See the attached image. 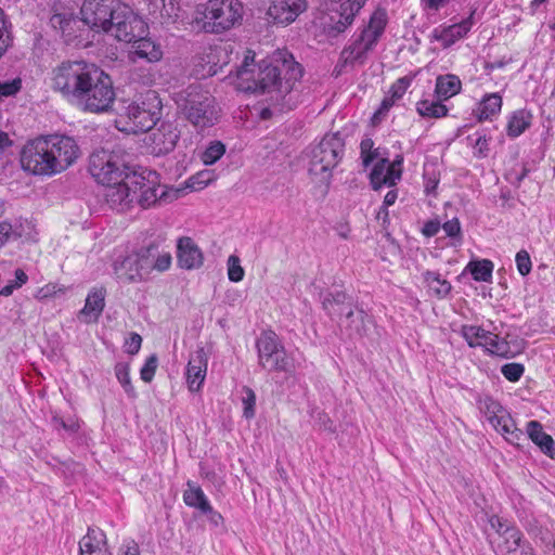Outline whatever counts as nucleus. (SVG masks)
<instances>
[{
	"instance_id": "obj_19",
	"label": "nucleus",
	"mask_w": 555,
	"mask_h": 555,
	"mask_svg": "<svg viewBox=\"0 0 555 555\" xmlns=\"http://www.w3.org/2000/svg\"><path fill=\"white\" fill-rule=\"evenodd\" d=\"M307 0H272L267 15L275 25L287 26L307 10Z\"/></svg>"
},
{
	"instance_id": "obj_27",
	"label": "nucleus",
	"mask_w": 555,
	"mask_h": 555,
	"mask_svg": "<svg viewBox=\"0 0 555 555\" xmlns=\"http://www.w3.org/2000/svg\"><path fill=\"white\" fill-rule=\"evenodd\" d=\"M80 555H111L104 531L100 528H88V532L79 541Z\"/></svg>"
},
{
	"instance_id": "obj_32",
	"label": "nucleus",
	"mask_w": 555,
	"mask_h": 555,
	"mask_svg": "<svg viewBox=\"0 0 555 555\" xmlns=\"http://www.w3.org/2000/svg\"><path fill=\"white\" fill-rule=\"evenodd\" d=\"M529 541L525 539L522 532L516 527L509 530L507 535L500 539L496 545V552L502 555H514Z\"/></svg>"
},
{
	"instance_id": "obj_31",
	"label": "nucleus",
	"mask_w": 555,
	"mask_h": 555,
	"mask_svg": "<svg viewBox=\"0 0 555 555\" xmlns=\"http://www.w3.org/2000/svg\"><path fill=\"white\" fill-rule=\"evenodd\" d=\"M105 307V291L95 288L86 298V304L80 313L88 319V322L98 321Z\"/></svg>"
},
{
	"instance_id": "obj_45",
	"label": "nucleus",
	"mask_w": 555,
	"mask_h": 555,
	"mask_svg": "<svg viewBox=\"0 0 555 555\" xmlns=\"http://www.w3.org/2000/svg\"><path fill=\"white\" fill-rule=\"evenodd\" d=\"M388 163L387 158H380L374 165L371 173L370 181L372 188L374 190L380 189L383 185H386V164Z\"/></svg>"
},
{
	"instance_id": "obj_16",
	"label": "nucleus",
	"mask_w": 555,
	"mask_h": 555,
	"mask_svg": "<svg viewBox=\"0 0 555 555\" xmlns=\"http://www.w3.org/2000/svg\"><path fill=\"white\" fill-rule=\"evenodd\" d=\"M103 196L111 208L125 211L131 207L137 198V190L128 181V173L119 180L103 184Z\"/></svg>"
},
{
	"instance_id": "obj_42",
	"label": "nucleus",
	"mask_w": 555,
	"mask_h": 555,
	"mask_svg": "<svg viewBox=\"0 0 555 555\" xmlns=\"http://www.w3.org/2000/svg\"><path fill=\"white\" fill-rule=\"evenodd\" d=\"M225 153V145L221 141H212L204 150L201 155V160L206 165L210 166L217 163Z\"/></svg>"
},
{
	"instance_id": "obj_38",
	"label": "nucleus",
	"mask_w": 555,
	"mask_h": 555,
	"mask_svg": "<svg viewBox=\"0 0 555 555\" xmlns=\"http://www.w3.org/2000/svg\"><path fill=\"white\" fill-rule=\"evenodd\" d=\"M502 108V96L499 93L486 95L479 105V119L488 120L498 115Z\"/></svg>"
},
{
	"instance_id": "obj_15",
	"label": "nucleus",
	"mask_w": 555,
	"mask_h": 555,
	"mask_svg": "<svg viewBox=\"0 0 555 555\" xmlns=\"http://www.w3.org/2000/svg\"><path fill=\"white\" fill-rule=\"evenodd\" d=\"M46 138L49 141L55 173L63 172L79 158L80 149L74 138L63 134H51Z\"/></svg>"
},
{
	"instance_id": "obj_23",
	"label": "nucleus",
	"mask_w": 555,
	"mask_h": 555,
	"mask_svg": "<svg viewBox=\"0 0 555 555\" xmlns=\"http://www.w3.org/2000/svg\"><path fill=\"white\" fill-rule=\"evenodd\" d=\"M147 24L144 22V28L141 35L134 36L129 42H132V60L135 57L146 60L150 63L158 62L163 57L160 46L152 39L146 38Z\"/></svg>"
},
{
	"instance_id": "obj_46",
	"label": "nucleus",
	"mask_w": 555,
	"mask_h": 555,
	"mask_svg": "<svg viewBox=\"0 0 555 555\" xmlns=\"http://www.w3.org/2000/svg\"><path fill=\"white\" fill-rule=\"evenodd\" d=\"M360 150L362 163L365 168L379 157V151L378 149H374V142L370 138H365L361 141Z\"/></svg>"
},
{
	"instance_id": "obj_28",
	"label": "nucleus",
	"mask_w": 555,
	"mask_h": 555,
	"mask_svg": "<svg viewBox=\"0 0 555 555\" xmlns=\"http://www.w3.org/2000/svg\"><path fill=\"white\" fill-rule=\"evenodd\" d=\"M528 438L539 447L541 452L551 459H555V441L551 435L543 430V427L538 421H530L526 427Z\"/></svg>"
},
{
	"instance_id": "obj_7",
	"label": "nucleus",
	"mask_w": 555,
	"mask_h": 555,
	"mask_svg": "<svg viewBox=\"0 0 555 555\" xmlns=\"http://www.w3.org/2000/svg\"><path fill=\"white\" fill-rule=\"evenodd\" d=\"M344 147L345 143L339 133L324 135L310 152L309 175L317 182L327 185L332 178V170L343 157Z\"/></svg>"
},
{
	"instance_id": "obj_26",
	"label": "nucleus",
	"mask_w": 555,
	"mask_h": 555,
	"mask_svg": "<svg viewBox=\"0 0 555 555\" xmlns=\"http://www.w3.org/2000/svg\"><path fill=\"white\" fill-rule=\"evenodd\" d=\"M322 307L326 313L334 319V317L345 318L346 312L356 305L351 297L345 292H326L322 295Z\"/></svg>"
},
{
	"instance_id": "obj_62",
	"label": "nucleus",
	"mask_w": 555,
	"mask_h": 555,
	"mask_svg": "<svg viewBox=\"0 0 555 555\" xmlns=\"http://www.w3.org/2000/svg\"><path fill=\"white\" fill-rule=\"evenodd\" d=\"M442 229L446 232V234L450 237L461 236V224L457 218H453L444 222Z\"/></svg>"
},
{
	"instance_id": "obj_64",
	"label": "nucleus",
	"mask_w": 555,
	"mask_h": 555,
	"mask_svg": "<svg viewBox=\"0 0 555 555\" xmlns=\"http://www.w3.org/2000/svg\"><path fill=\"white\" fill-rule=\"evenodd\" d=\"M440 222L437 220H429L423 227V234L427 237L435 236L440 230Z\"/></svg>"
},
{
	"instance_id": "obj_49",
	"label": "nucleus",
	"mask_w": 555,
	"mask_h": 555,
	"mask_svg": "<svg viewBox=\"0 0 555 555\" xmlns=\"http://www.w3.org/2000/svg\"><path fill=\"white\" fill-rule=\"evenodd\" d=\"M490 527L498 533L499 538H503L507 535L509 530H514L516 526L509 520L499 517L498 515H492L489 519Z\"/></svg>"
},
{
	"instance_id": "obj_58",
	"label": "nucleus",
	"mask_w": 555,
	"mask_h": 555,
	"mask_svg": "<svg viewBox=\"0 0 555 555\" xmlns=\"http://www.w3.org/2000/svg\"><path fill=\"white\" fill-rule=\"evenodd\" d=\"M397 101L392 99L389 94L384 98L380 103L379 108L374 113L372 120L374 124L379 122L389 112V109L395 105Z\"/></svg>"
},
{
	"instance_id": "obj_1",
	"label": "nucleus",
	"mask_w": 555,
	"mask_h": 555,
	"mask_svg": "<svg viewBox=\"0 0 555 555\" xmlns=\"http://www.w3.org/2000/svg\"><path fill=\"white\" fill-rule=\"evenodd\" d=\"M248 56L238 70V90L255 94H267V102L280 111L292 109L291 93L296 82L302 76V68L287 50H276L270 57L263 60L257 69V79L248 68Z\"/></svg>"
},
{
	"instance_id": "obj_5",
	"label": "nucleus",
	"mask_w": 555,
	"mask_h": 555,
	"mask_svg": "<svg viewBox=\"0 0 555 555\" xmlns=\"http://www.w3.org/2000/svg\"><path fill=\"white\" fill-rule=\"evenodd\" d=\"M243 18L240 0H208L198 7L195 22L205 33L222 34Z\"/></svg>"
},
{
	"instance_id": "obj_18",
	"label": "nucleus",
	"mask_w": 555,
	"mask_h": 555,
	"mask_svg": "<svg viewBox=\"0 0 555 555\" xmlns=\"http://www.w3.org/2000/svg\"><path fill=\"white\" fill-rule=\"evenodd\" d=\"M155 179L156 173L151 170L128 173L129 183H132L133 190H137L134 202H138L143 208L152 206L158 199V185H156Z\"/></svg>"
},
{
	"instance_id": "obj_53",
	"label": "nucleus",
	"mask_w": 555,
	"mask_h": 555,
	"mask_svg": "<svg viewBox=\"0 0 555 555\" xmlns=\"http://www.w3.org/2000/svg\"><path fill=\"white\" fill-rule=\"evenodd\" d=\"M158 359L156 354H151L140 370V377L145 383H151L154 378Z\"/></svg>"
},
{
	"instance_id": "obj_55",
	"label": "nucleus",
	"mask_w": 555,
	"mask_h": 555,
	"mask_svg": "<svg viewBox=\"0 0 555 555\" xmlns=\"http://www.w3.org/2000/svg\"><path fill=\"white\" fill-rule=\"evenodd\" d=\"M515 261H516L517 270L520 275L526 276L530 273L532 263H531V259H530V256L527 250H525V249L519 250L516 254Z\"/></svg>"
},
{
	"instance_id": "obj_10",
	"label": "nucleus",
	"mask_w": 555,
	"mask_h": 555,
	"mask_svg": "<svg viewBox=\"0 0 555 555\" xmlns=\"http://www.w3.org/2000/svg\"><path fill=\"white\" fill-rule=\"evenodd\" d=\"M160 113L162 101L154 90L140 94L126 107V116L131 124V130L134 132L152 130L160 119Z\"/></svg>"
},
{
	"instance_id": "obj_30",
	"label": "nucleus",
	"mask_w": 555,
	"mask_h": 555,
	"mask_svg": "<svg viewBox=\"0 0 555 555\" xmlns=\"http://www.w3.org/2000/svg\"><path fill=\"white\" fill-rule=\"evenodd\" d=\"M462 82L456 75L447 74L436 78L435 95L443 102L460 93Z\"/></svg>"
},
{
	"instance_id": "obj_12",
	"label": "nucleus",
	"mask_w": 555,
	"mask_h": 555,
	"mask_svg": "<svg viewBox=\"0 0 555 555\" xmlns=\"http://www.w3.org/2000/svg\"><path fill=\"white\" fill-rule=\"evenodd\" d=\"M22 168L35 176H54V163L46 137L29 140L20 154Z\"/></svg>"
},
{
	"instance_id": "obj_17",
	"label": "nucleus",
	"mask_w": 555,
	"mask_h": 555,
	"mask_svg": "<svg viewBox=\"0 0 555 555\" xmlns=\"http://www.w3.org/2000/svg\"><path fill=\"white\" fill-rule=\"evenodd\" d=\"M339 327L341 333L350 339H361L371 335L374 321L362 308L356 306L339 320Z\"/></svg>"
},
{
	"instance_id": "obj_56",
	"label": "nucleus",
	"mask_w": 555,
	"mask_h": 555,
	"mask_svg": "<svg viewBox=\"0 0 555 555\" xmlns=\"http://www.w3.org/2000/svg\"><path fill=\"white\" fill-rule=\"evenodd\" d=\"M22 88V80L14 78L8 81H0V98L15 95Z\"/></svg>"
},
{
	"instance_id": "obj_6",
	"label": "nucleus",
	"mask_w": 555,
	"mask_h": 555,
	"mask_svg": "<svg viewBox=\"0 0 555 555\" xmlns=\"http://www.w3.org/2000/svg\"><path fill=\"white\" fill-rule=\"evenodd\" d=\"M79 93L74 106L87 113L108 112L115 101L111 77L99 66L88 76L86 87Z\"/></svg>"
},
{
	"instance_id": "obj_14",
	"label": "nucleus",
	"mask_w": 555,
	"mask_h": 555,
	"mask_svg": "<svg viewBox=\"0 0 555 555\" xmlns=\"http://www.w3.org/2000/svg\"><path fill=\"white\" fill-rule=\"evenodd\" d=\"M89 172L100 184L109 183L119 180L125 173L117 157L104 150L94 151L89 157Z\"/></svg>"
},
{
	"instance_id": "obj_60",
	"label": "nucleus",
	"mask_w": 555,
	"mask_h": 555,
	"mask_svg": "<svg viewBox=\"0 0 555 555\" xmlns=\"http://www.w3.org/2000/svg\"><path fill=\"white\" fill-rule=\"evenodd\" d=\"M52 425L56 430L64 429L69 433H76L79 429V425L76 422H66L57 415L52 417Z\"/></svg>"
},
{
	"instance_id": "obj_61",
	"label": "nucleus",
	"mask_w": 555,
	"mask_h": 555,
	"mask_svg": "<svg viewBox=\"0 0 555 555\" xmlns=\"http://www.w3.org/2000/svg\"><path fill=\"white\" fill-rule=\"evenodd\" d=\"M171 264V256L169 253L158 254L156 251V257L154 261V269L164 272L170 268Z\"/></svg>"
},
{
	"instance_id": "obj_51",
	"label": "nucleus",
	"mask_w": 555,
	"mask_h": 555,
	"mask_svg": "<svg viewBox=\"0 0 555 555\" xmlns=\"http://www.w3.org/2000/svg\"><path fill=\"white\" fill-rule=\"evenodd\" d=\"M525 372V366L520 363H506L501 367L502 375L509 382H518Z\"/></svg>"
},
{
	"instance_id": "obj_4",
	"label": "nucleus",
	"mask_w": 555,
	"mask_h": 555,
	"mask_svg": "<svg viewBox=\"0 0 555 555\" xmlns=\"http://www.w3.org/2000/svg\"><path fill=\"white\" fill-rule=\"evenodd\" d=\"M175 100L185 118L198 129L214 126L219 118L215 99L198 85L180 91Z\"/></svg>"
},
{
	"instance_id": "obj_20",
	"label": "nucleus",
	"mask_w": 555,
	"mask_h": 555,
	"mask_svg": "<svg viewBox=\"0 0 555 555\" xmlns=\"http://www.w3.org/2000/svg\"><path fill=\"white\" fill-rule=\"evenodd\" d=\"M180 138L177 126L171 122H162L150 134V147L154 155L160 156L172 152Z\"/></svg>"
},
{
	"instance_id": "obj_35",
	"label": "nucleus",
	"mask_w": 555,
	"mask_h": 555,
	"mask_svg": "<svg viewBox=\"0 0 555 555\" xmlns=\"http://www.w3.org/2000/svg\"><path fill=\"white\" fill-rule=\"evenodd\" d=\"M532 121V114L526 109L515 111L508 118L506 132L509 138H517L522 134Z\"/></svg>"
},
{
	"instance_id": "obj_47",
	"label": "nucleus",
	"mask_w": 555,
	"mask_h": 555,
	"mask_svg": "<svg viewBox=\"0 0 555 555\" xmlns=\"http://www.w3.org/2000/svg\"><path fill=\"white\" fill-rule=\"evenodd\" d=\"M403 157L398 155L392 163L386 164V185L393 186L401 179Z\"/></svg>"
},
{
	"instance_id": "obj_40",
	"label": "nucleus",
	"mask_w": 555,
	"mask_h": 555,
	"mask_svg": "<svg viewBox=\"0 0 555 555\" xmlns=\"http://www.w3.org/2000/svg\"><path fill=\"white\" fill-rule=\"evenodd\" d=\"M466 268L475 281L489 282L492 278L493 263L488 259L470 261Z\"/></svg>"
},
{
	"instance_id": "obj_29",
	"label": "nucleus",
	"mask_w": 555,
	"mask_h": 555,
	"mask_svg": "<svg viewBox=\"0 0 555 555\" xmlns=\"http://www.w3.org/2000/svg\"><path fill=\"white\" fill-rule=\"evenodd\" d=\"M135 254L126 256L120 261H115L114 272L118 281L122 283L139 282L143 279Z\"/></svg>"
},
{
	"instance_id": "obj_41",
	"label": "nucleus",
	"mask_w": 555,
	"mask_h": 555,
	"mask_svg": "<svg viewBox=\"0 0 555 555\" xmlns=\"http://www.w3.org/2000/svg\"><path fill=\"white\" fill-rule=\"evenodd\" d=\"M115 375L127 396L129 398H135L137 392L133 385L131 384L129 365L126 363H117L115 365Z\"/></svg>"
},
{
	"instance_id": "obj_63",
	"label": "nucleus",
	"mask_w": 555,
	"mask_h": 555,
	"mask_svg": "<svg viewBox=\"0 0 555 555\" xmlns=\"http://www.w3.org/2000/svg\"><path fill=\"white\" fill-rule=\"evenodd\" d=\"M118 555H140V548L134 540L125 541L119 547Z\"/></svg>"
},
{
	"instance_id": "obj_11",
	"label": "nucleus",
	"mask_w": 555,
	"mask_h": 555,
	"mask_svg": "<svg viewBox=\"0 0 555 555\" xmlns=\"http://www.w3.org/2000/svg\"><path fill=\"white\" fill-rule=\"evenodd\" d=\"M478 406L495 431L501 434L508 443L519 447L520 442L526 440L524 431L517 428L509 412L492 397H480Z\"/></svg>"
},
{
	"instance_id": "obj_36",
	"label": "nucleus",
	"mask_w": 555,
	"mask_h": 555,
	"mask_svg": "<svg viewBox=\"0 0 555 555\" xmlns=\"http://www.w3.org/2000/svg\"><path fill=\"white\" fill-rule=\"evenodd\" d=\"M482 348L487 353L492 356H498L505 359L514 357V352L511 350L509 343L506 340V338H503L493 332L488 335V339L485 340Z\"/></svg>"
},
{
	"instance_id": "obj_33",
	"label": "nucleus",
	"mask_w": 555,
	"mask_h": 555,
	"mask_svg": "<svg viewBox=\"0 0 555 555\" xmlns=\"http://www.w3.org/2000/svg\"><path fill=\"white\" fill-rule=\"evenodd\" d=\"M183 501L185 505L196 508L201 513L203 511H209V500L203 489L192 480L186 482V489L183 492Z\"/></svg>"
},
{
	"instance_id": "obj_54",
	"label": "nucleus",
	"mask_w": 555,
	"mask_h": 555,
	"mask_svg": "<svg viewBox=\"0 0 555 555\" xmlns=\"http://www.w3.org/2000/svg\"><path fill=\"white\" fill-rule=\"evenodd\" d=\"M412 79L408 76L397 79L389 89V95L396 101L400 100L411 85Z\"/></svg>"
},
{
	"instance_id": "obj_2",
	"label": "nucleus",
	"mask_w": 555,
	"mask_h": 555,
	"mask_svg": "<svg viewBox=\"0 0 555 555\" xmlns=\"http://www.w3.org/2000/svg\"><path fill=\"white\" fill-rule=\"evenodd\" d=\"M80 13L91 29L108 34L119 41H130L144 28L143 18L119 0H85Z\"/></svg>"
},
{
	"instance_id": "obj_25",
	"label": "nucleus",
	"mask_w": 555,
	"mask_h": 555,
	"mask_svg": "<svg viewBox=\"0 0 555 555\" xmlns=\"http://www.w3.org/2000/svg\"><path fill=\"white\" fill-rule=\"evenodd\" d=\"M207 372V357L204 349H198L190 358L186 367V382L191 391H198L205 380Z\"/></svg>"
},
{
	"instance_id": "obj_8",
	"label": "nucleus",
	"mask_w": 555,
	"mask_h": 555,
	"mask_svg": "<svg viewBox=\"0 0 555 555\" xmlns=\"http://www.w3.org/2000/svg\"><path fill=\"white\" fill-rule=\"evenodd\" d=\"M387 12L377 9L370 17L369 24L360 35L346 47L341 52V60L345 65L362 64L369 51L377 43L387 25Z\"/></svg>"
},
{
	"instance_id": "obj_22",
	"label": "nucleus",
	"mask_w": 555,
	"mask_h": 555,
	"mask_svg": "<svg viewBox=\"0 0 555 555\" xmlns=\"http://www.w3.org/2000/svg\"><path fill=\"white\" fill-rule=\"evenodd\" d=\"M475 11L470 12V15L450 26H440L433 30V38L441 43L443 48H449L454 44L457 40L464 38L474 25Z\"/></svg>"
},
{
	"instance_id": "obj_37",
	"label": "nucleus",
	"mask_w": 555,
	"mask_h": 555,
	"mask_svg": "<svg viewBox=\"0 0 555 555\" xmlns=\"http://www.w3.org/2000/svg\"><path fill=\"white\" fill-rule=\"evenodd\" d=\"M424 281L429 289L438 297L444 298L451 292V284L449 281L441 278V274L435 271H425L423 273Z\"/></svg>"
},
{
	"instance_id": "obj_48",
	"label": "nucleus",
	"mask_w": 555,
	"mask_h": 555,
	"mask_svg": "<svg viewBox=\"0 0 555 555\" xmlns=\"http://www.w3.org/2000/svg\"><path fill=\"white\" fill-rule=\"evenodd\" d=\"M244 269L241 266V260L236 255H231L228 258V276L231 282H241L244 279Z\"/></svg>"
},
{
	"instance_id": "obj_13",
	"label": "nucleus",
	"mask_w": 555,
	"mask_h": 555,
	"mask_svg": "<svg viewBox=\"0 0 555 555\" xmlns=\"http://www.w3.org/2000/svg\"><path fill=\"white\" fill-rule=\"evenodd\" d=\"M367 0H324L327 15L326 28L330 34L344 33Z\"/></svg>"
},
{
	"instance_id": "obj_3",
	"label": "nucleus",
	"mask_w": 555,
	"mask_h": 555,
	"mask_svg": "<svg viewBox=\"0 0 555 555\" xmlns=\"http://www.w3.org/2000/svg\"><path fill=\"white\" fill-rule=\"evenodd\" d=\"M98 65L86 61H64L55 66L50 74V87L68 104H75L80 91L86 87Z\"/></svg>"
},
{
	"instance_id": "obj_52",
	"label": "nucleus",
	"mask_w": 555,
	"mask_h": 555,
	"mask_svg": "<svg viewBox=\"0 0 555 555\" xmlns=\"http://www.w3.org/2000/svg\"><path fill=\"white\" fill-rule=\"evenodd\" d=\"M244 397L242 398V402L244 405V416L249 420L255 416V405H256V395L255 391L247 387H243Z\"/></svg>"
},
{
	"instance_id": "obj_44",
	"label": "nucleus",
	"mask_w": 555,
	"mask_h": 555,
	"mask_svg": "<svg viewBox=\"0 0 555 555\" xmlns=\"http://www.w3.org/2000/svg\"><path fill=\"white\" fill-rule=\"evenodd\" d=\"M160 17L164 23H176L181 17V9L177 0H160Z\"/></svg>"
},
{
	"instance_id": "obj_43",
	"label": "nucleus",
	"mask_w": 555,
	"mask_h": 555,
	"mask_svg": "<svg viewBox=\"0 0 555 555\" xmlns=\"http://www.w3.org/2000/svg\"><path fill=\"white\" fill-rule=\"evenodd\" d=\"M139 260V267L142 271V275L149 274L154 269V261L156 257V248L147 247L141 248L134 253Z\"/></svg>"
},
{
	"instance_id": "obj_50",
	"label": "nucleus",
	"mask_w": 555,
	"mask_h": 555,
	"mask_svg": "<svg viewBox=\"0 0 555 555\" xmlns=\"http://www.w3.org/2000/svg\"><path fill=\"white\" fill-rule=\"evenodd\" d=\"M312 417L319 429L334 434L336 431V425L327 413L324 411H313Z\"/></svg>"
},
{
	"instance_id": "obj_39",
	"label": "nucleus",
	"mask_w": 555,
	"mask_h": 555,
	"mask_svg": "<svg viewBox=\"0 0 555 555\" xmlns=\"http://www.w3.org/2000/svg\"><path fill=\"white\" fill-rule=\"evenodd\" d=\"M490 333L491 331H487L483 327L477 325L465 324L461 327V334L463 338L472 348L482 347L485 340L488 339V335H490Z\"/></svg>"
},
{
	"instance_id": "obj_59",
	"label": "nucleus",
	"mask_w": 555,
	"mask_h": 555,
	"mask_svg": "<svg viewBox=\"0 0 555 555\" xmlns=\"http://www.w3.org/2000/svg\"><path fill=\"white\" fill-rule=\"evenodd\" d=\"M142 345V337L137 333H130L125 341L126 352L129 354H137Z\"/></svg>"
},
{
	"instance_id": "obj_9",
	"label": "nucleus",
	"mask_w": 555,
	"mask_h": 555,
	"mask_svg": "<svg viewBox=\"0 0 555 555\" xmlns=\"http://www.w3.org/2000/svg\"><path fill=\"white\" fill-rule=\"evenodd\" d=\"M256 348L258 364L263 370L287 374L295 371L294 360L287 356L284 346L274 332H263L256 341Z\"/></svg>"
},
{
	"instance_id": "obj_21",
	"label": "nucleus",
	"mask_w": 555,
	"mask_h": 555,
	"mask_svg": "<svg viewBox=\"0 0 555 555\" xmlns=\"http://www.w3.org/2000/svg\"><path fill=\"white\" fill-rule=\"evenodd\" d=\"M50 25L59 31L64 40L69 43L81 37V27L86 25L81 18H78L70 11H55L50 17Z\"/></svg>"
},
{
	"instance_id": "obj_34",
	"label": "nucleus",
	"mask_w": 555,
	"mask_h": 555,
	"mask_svg": "<svg viewBox=\"0 0 555 555\" xmlns=\"http://www.w3.org/2000/svg\"><path fill=\"white\" fill-rule=\"evenodd\" d=\"M416 112L423 118L438 119L446 117L449 108L443 104L442 100L436 99H422L416 103Z\"/></svg>"
},
{
	"instance_id": "obj_57",
	"label": "nucleus",
	"mask_w": 555,
	"mask_h": 555,
	"mask_svg": "<svg viewBox=\"0 0 555 555\" xmlns=\"http://www.w3.org/2000/svg\"><path fill=\"white\" fill-rule=\"evenodd\" d=\"M477 137L474 143V154L479 157L483 158L489 153V139L486 137L485 133L477 132L475 133Z\"/></svg>"
},
{
	"instance_id": "obj_24",
	"label": "nucleus",
	"mask_w": 555,
	"mask_h": 555,
	"mask_svg": "<svg viewBox=\"0 0 555 555\" xmlns=\"http://www.w3.org/2000/svg\"><path fill=\"white\" fill-rule=\"evenodd\" d=\"M177 258L181 268L197 269L203 264L204 256L199 247L191 237H181L177 245Z\"/></svg>"
}]
</instances>
